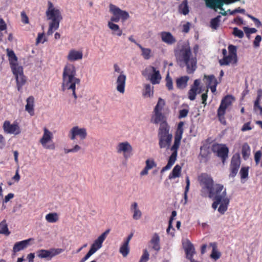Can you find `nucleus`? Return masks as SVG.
<instances>
[{
	"label": "nucleus",
	"mask_w": 262,
	"mask_h": 262,
	"mask_svg": "<svg viewBox=\"0 0 262 262\" xmlns=\"http://www.w3.org/2000/svg\"><path fill=\"white\" fill-rule=\"evenodd\" d=\"M174 55L179 65L181 68L186 67L188 73H192L196 70V59L193 57L188 43H179L174 50Z\"/></svg>",
	"instance_id": "obj_1"
},
{
	"label": "nucleus",
	"mask_w": 262,
	"mask_h": 262,
	"mask_svg": "<svg viewBox=\"0 0 262 262\" xmlns=\"http://www.w3.org/2000/svg\"><path fill=\"white\" fill-rule=\"evenodd\" d=\"M80 80L76 77L75 67L71 63H67L64 66L62 76V90L71 92L75 99H77L75 90L76 85H79Z\"/></svg>",
	"instance_id": "obj_2"
},
{
	"label": "nucleus",
	"mask_w": 262,
	"mask_h": 262,
	"mask_svg": "<svg viewBox=\"0 0 262 262\" xmlns=\"http://www.w3.org/2000/svg\"><path fill=\"white\" fill-rule=\"evenodd\" d=\"M207 196L214 200L223 202V204L220 205L218 208L220 213L224 214L227 211L230 200L227 195L226 189L223 185L215 184L214 188L208 193Z\"/></svg>",
	"instance_id": "obj_3"
},
{
	"label": "nucleus",
	"mask_w": 262,
	"mask_h": 262,
	"mask_svg": "<svg viewBox=\"0 0 262 262\" xmlns=\"http://www.w3.org/2000/svg\"><path fill=\"white\" fill-rule=\"evenodd\" d=\"M183 122H180L178 124L176 135L174 137V143L173 145L170 147V150L172 151V154L169 158L167 165L162 168L161 171V173H163L165 171L170 169L176 161L178 154V149L180 146L182 136L183 133Z\"/></svg>",
	"instance_id": "obj_4"
},
{
	"label": "nucleus",
	"mask_w": 262,
	"mask_h": 262,
	"mask_svg": "<svg viewBox=\"0 0 262 262\" xmlns=\"http://www.w3.org/2000/svg\"><path fill=\"white\" fill-rule=\"evenodd\" d=\"M170 127L166 122H162L160 125L158 137L160 148L168 149L171 145L172 135L169 132Z\"/></svg>",
	"instance_id": "obj_5"
},
{
	"label": "nucleus",
	"mask_w": 262,
	"mask_h": 262,
	"mask_svg": "<svg viewBox=\"0 0 262 262\" xmlns=\"http://www.w3.org/2000/svg\"><path fill=\"white\" fill-rule=\"evenodd\" d=\"M200 184L202 186L201 195L207 197L208 193L212 188H214L215 184L211 176L206 173H203L199 177Z\"/></svg>",
	"instance_id": "obj_6"
},
{
	"label": "nucleus",
	"mask_w": 262,
	"mask_h": 262,
	"mask_svg": "<svg viewBox=\"0 0 262 262\" xmlns=\"http://www.w3.org/2000/svg\"><path fill=\"white\" fill-rule=\"evenodd\" d=\"M109 9L110 12L113 14L110 18L112 21L118 23L120 19L124 21L129 17V14L127 11L120 9L113 4H110Z\"/></svg>",
	"instance_id": "obj_7"
},
{
	"label": "nucleus",
	"mask_w": 262,
	"mask_h": 262,
	"mask_svg": "<svg viewBox=\"0 0 262 262\" xmlns=\"http://www.w3.org/2000/svg\"><path fill=\"white\" fill-rule=\"evenodd\" d=\"M48 8L46 13L47 19L51 20V23L56 24L57 23L59 25V23L62 19L61 12L59 9L55 7L51 2H48Z\"/></svg>",
	"instance_id": "obj_8"
},
{
	"label": "nucleus",
	"mask_w": 262,
	"mask_h": 262,
	"mask_svg": "<svg viewBox=\"0 0 262 262\" xmlns=\"http://www.w3.org/2000/svg\"><path fill=\"white\" fill-rule=\"evenodd\" d=\"M142 75L149 80L152 84H159L161 79V76L159 70L152 66L147 67L142 72Z\"/></svg>",
	"instance_id": "obj_9"
},
{
	"label": "nucleus",
	"mask_w": 262,
	"mask_h": 262,
	"mask_svg": "<svg viewBox=\"0 0 262 262\" xmlns=\"http://www.w3.org/2000/svg\"><path fill=\"white\" fill-rule=\"evenodd\" d=\"M114 75L116 73L119 74L117 76L116 79V90L118 92L121 94H123L125 92V85L126 77L124 74L123 71H121V69L117 64H114Z\"/></svg>",
	"instance_id": "obj_10"
},
{
	"label": "nucleus",
	"mask_w": 262,
	"mask_h": 262,
	"mask_svg": "<svg viewBox=\"0 0 262 262\" xmlns=\"http://www.w3.org/2000/svg\"><path fill=\"white\" fill-rule=\"evenodd\" d=\"M116 151L119 154H122L125 159L128 158L132 155L133 148L127 141L119 143L116 147Z\"/></svg>",
	"instance_id": "obj_11"
},
{
	"label": "nucleus",
	"mask_w": 262,
	"mask_h": 262,
	"mask_svg": "<svg viewBox=\"0 0 262 262\" xmlns=\"http://www.w3.org/2000/svg\"><path fill=\"white\" fill-rule=\"evenodd\" d=\"M241 165V158L238 153L235 154L231 158L229 175L230 178H234L237 174Z\"/></svg>",
	"instance_id": "obj_12"
},
{
	"label": "nucleus",
	"mask_w": 262,
	"mask_h": 262,
	"mask_svg": "<svg viewBox=\"0 0 262 262\" xmlns=\"http://www.w3.org/2000/svg\"><path fill=\"white\" fill-rule=\"evenodd\" d=\"M212 151L221 158L224 163L228 157V148L225 144H214L212 146Z\"/></svg>",
	"instance_id": "obj_13"
},
{
	"label": "nucleus",
	"mask_w": 262,
	"mask_h": 262,
	"mask_svg": "<svg viewBox=\"0 0 262 262\" xmlns=\"http://www.w3.org/2000/svg\"><path fill=\"white\" fill-rule=\"evenodd\" d=\"M3 128L4 131L6 134L18 135L21 133V129L18 122L15 121L13 123H10L9 121H5L4 122Z\"/></svg>",
	"instance_id": "obj_14"
},
{
	"label": "nucleus",
	"mask_w": 262,
	"mask_h": 262,
	"mask_svg": "<svg viewBox=\"0 0 262 262\" xmlns=\"http://www.w3.org/2000/svg\"><path fill=\"white\" fill-rule=\"evenodd\" d=\"M53 137V134L46 127H45L42 137L40 138L39 142L45 148L54 150L55 148L54 144L47 145V143L52 140Z\"/></svg>",
	"instance_id": "obj_15"
},
{
	"label": "nucleus",
	"mask_w": 262,
	"mask_h": 262,
	"mask_svg": "<svg viewBox=\"0 0 262 262\" xmlns=\"http://www.w3.org/2000/svg\"><path fill=\"white\" fill-rule=\"evenodd\" d=\"M79 136L81 140H84L87 136L86 130L84 128H79L78 126H74L70 130L69 137L72 140Z\"/></svg>",
	"instance_id": "obj_16"
},
{
	"label": "nucleus",
	"mask_w": 262,
	"mask_h": 262,
	"mask_svg": "<svg viewBox=\"0 0 262 262\" xmlns=\"http://www.w3.org/2000/svg\"><path fill=\"white\" fill-rule=\"evenodd\" d=\"M110 232V229L106 230L102 233L95 240L93 244L91 245L90 250L95 253L100 249L102 246V243L106 238L107 235Z\"/></svg>",
	"instance_id": "obj_17"
},
{
	"label": "nucleus",
	"mask_w": 262,
	"mask_h": 262,
	"mask_svg": "<svg viewBox=\"0 0 262 262\" xmlns=\"http://www.w3.org/2000/svg\"><path fill=\"white\" fill-rule=\"evenodd\" d=\"M183 246L187 258L190 260L191 262H196L192 258L193 254L194 253V248L193 244L189 241L183 243Z\"/></svg>",
	"instance_id": "obj_18"
},
{
	"label": "nucleus",
	"mask_w": 262,
	"mask_h": 262,
	"mask_svg": "<svg viewBox=\"0 0 262 262\" xmlns=\"http://www.w3.org/2000/svg\"><path fill=\"white\" fill-rule=\"evenodd\" d=\"M233 98L231 96H227L222 100L220 107L218 108L220 115H225L226 110L232 103Z\"/></svg>",
	"instance_id": "obj_19"
},
{
	"label": "nucleus",
	"mask_w": 262,
	"mask_h": 262,
	"mask_svg": "<svg viewBox=\"0 0 262 262\" xmlns=\"http://www.w3.org/2000/svg\"><path fill=\"white\" fill-rule=\"evenodd\" d=\"M33 241H34L33 238H30L26 240L16 242L14 244L13 248V252L16 253L26 248L29 245H30V242Z\"/></svg>",
	"instance_id": "obj_20"
},
{
	"label": "nucleus",
	"mask_w": 262,
	"mask_h": 262,
	"mask_svg": "<svg viewBox=\"0 0 262 262\" xmlns=\"http://www.w3.org/2000/svg\"><path fill=\"white\" fill-rule=\"evenodd\" d=\"M83 57V53L81 51H77L75 49H72L69 51L67 56V59L71 61H75L81 60Z\"/></svg>",
	"instance_id": "obj_21"
},
{
	"label": "nucleus",
	"mask_w": 262,
	"mask_h": 262,
	"mask_svg": "<svg viewBox=\"0 0 262 262\" xmlns=\"http://www.w3.org/2000/svg\"><path fill=\"white\" fill-rule=\"evenodd\" d=\"M160 35L162 41L167 45H172L177 41L175 37L169 32H162Z\"/></svg>",
	"instance_id": "obj_22"
},
{
	"label": "nucleus",
	"mask_w": 262,
	"mask_h": 262,
	"mask_svg": "<svg viewBox=\"0 0 262 262\" xmlns=\"http://www.w3.org/2000/svg\"><path fill=\"white\" fill-rule=\"evenodd\" d=\"M160 240L159 235L157 233H155L149 242V244L151 245L152 249L157 252L160 249Z\"/></svg>",
	"instance_id": "obj_23"
},
{
	"label": "nucleus",
	"mask_w": 262,
	"mask_h": 262,
	"mask_svg": "<svg viewBox=\"0 0 262 262\" xmlns=\"http://www.w3.org/2000/svg\"><path fill=\"white\" fill-rule=\"evenodd\" d=\"M130 210L133 212V218L135 220H139L142 216V212L138 207L137 202H134L130 206Z\"/></svg>",
	"instance_id": "obj_24"
},
{
	"label": "nucleus",
	"mask_w": 262,
	"mask_h": 262,
	"mask_svg": "<svg viewBox=\"0 0 262 262\" xmlns=\"http://www.w3.org/2000/svg\"><path fill=\"white\" fill-rule=\"evenodd\" d=\"M114 22L110 20L107 24L108 27L113 31L112 34L113 35L121 36L122 35V31L120 29L119 26L114 24Z\"/></svg>",
	"instance_id": "obj_25"
},
{
	"label": "nucleus",
	"mask_w": 262,
	"mask_h": 262,
	"mask_svg": "<svg viewBox=\"0 0 262 262\" xmlns=\"http://www.w3.org/2000/svg\"><path fill=\"white\" fill-rule=\"evenodd\" d=\"M142 95L144 98H152L154 96V86L150 84H144Z\"/></svg>",
	"instance_id": "obj_26"
},
{
	"label": "nucleus",
	"mask_w": 262,
	"mask_h": 262,
	"mask_svg": "<svg viewBox=\"0 0 262 262\" xmlns=\"http://www.w3.org/2000/svg\"><path fill=\"white\" fill-rule=\"evenodd\" d=\"M155 114L151 118V122L155 124L162 123V122H166L164 120V117L161 113V111L154 110Z\"/></svg>",
	"instance_id": "obj_27"
},
{
	"label": "nucleus",
	"mask_w": 262,
	"mask_h": 262,
	"mask_svg": "<svg viewBox=\"0 0 262 262\" xmlns=\"http://www.w3.org/2000/svg\"><path fill=\"white\" fill-rule=\"evenodd\" d=\"M25 110L31 115L34 114V98L32 96L29 97L27 99V104L25 106Z\"/></svg>",
	"instance_id": "obj_28"
},
{
	"label": "nucleus",
	"mask_w": 262,
	"mask_h": 262,
	"mask_svg": "<svg viewBox=\"0 0 262 262\" xmlns=\"http://www.w3.org/2000/svg\"><path fill=\"white\" fill-rule=\"evenodd\" d=\"M15 79L17 83V88L18 91H20L21 87L24 85L26 82V78L24 75V74H21L15 76Z\"/></svg>",
	"instance_id": "obj_29"
},
{
	"label": "nucleus",
	"mask_w": 262,
	"mask_h": 262,
	"mask_svg": "<svg viewBox=\"0 0 262 262\" xmlns=\"http://www.w3.org/2000/svg\"><path fill=\"white\" fill-rule=\"evenodd\" d=\"M210 245L212 247V250L210 255L211 258L215 260L219 259L221 256V254L216 250V245L214 243H211Z\"/></svg>",
	"instance_id": "obj_30"
},
{
	"label": "nucleus",
	"mask_w": 262,
	"mask_h": 262,
	"mask_svg": "<svg viewBox=\"0 0 262 262\" xmlns=\"http://www.w3.org/2000/svg\"><path fill=\"white\" fill-rule=\"evenodd\" d=\"M11 68L15 76L23 73V67L18 65L17 62L11 64Z\"/></svg>",
	"instance_id": "obj_31"
},
{
	"label": "nucleus",
	"mask_w": 262,
	"mask_h": 262,
	"mask_svg": "<svg viewBox=\"0 0 262 262\" xmlns=\"http://www.w3.org/2000/svg\"><path fill=\"white\" fill-rule=\"evenodd\" d=\"M137 46L141 49L143 58L146 60L149 59L151 57V50L143 47L140 44H137Z\"/></svg>",
	"instance_id": "obj_32"
},
{
	"label": "nucleus",
	"mask_w": 262,
	"mask_h": 262,
	"mask_svg": "<svg viewBox=\"0 0 262 262\" xmlns=\"http://www.w3.org/2000/svg\"><path fill=\"white\" fill-rule=\"evenodd\" d=\"M181 171V167L179 165H176L174 167L173 169H172V172L169 174V179H174L176 178L179 177Z\"/></svg>",
	"instance_id": "obj_33"
},
{
	"label": "nucleus",
	"mask_w": 262,
	"mask_h": 262,
	"mask_svg": "<svg viewBox=\"0 0 262 262\" xmlns=\"http://www.w3.org/2000/svg\"><path fill=\"white\" fill-rule=\"evenodd\" d=\"M189 80V77L185 76L180 77L177 80V85L179 88H185L186 85L187 81Z\"/></svg>",
	"instance_id": "obj_34"
},
{
	"label": "nucleus",
	"mask_w": 262,
	"mask_h": 262,
	"mask_svg": "<svg viewBox=\"0 0 262 262\" xmlns=\"http://www.w3.org/2000/svg\"><path fill=\"white\" fill-rule=\"evenodd\" d=\"M46 220L49 223H54L56 222L58 219V215L57 213H50L47 214L45 217Z\"/></svg>",
	"instance_id": "obj_35"
},
{
	"label": "nucleus",
	"mask_w": 262,
	"mask_h": 262,
	"mask_svg": "<svg viewBox=\"0 0 262 262\" xmlns=\"http://www.w3.org/2000/svg\"><path fill=\"white\" fill-rule=\"evenodd\" d=\"M204 78L207 80V87H209L213 84H217V81L213 75H205Z\"/></svg>",
	"instance_id": "obj_36"
},
{
	"label": "nucleus",
	"mask_w": 262,
	"mask_h": 262,
	"mask_svg": "<svg viewBox=\"0 0 262 262\" xmlns=\"http://www.w3.org/2000/svg\"><path fill=\"white\" fill-rule=\"evenodd\" d=\"M119 252L124 257H126L129 252V245L123 243L120 248Z\"/></svg>",
	"instance_id": "obj_37"
},
{
	"label": "nucleus",
	"mask_w": 262,
	"mask_h": 262,
	"mask_svg": "<svg viewBox=\"0 0 262 262\" xmlns=\"http://www.w3.org/2000/svg\"><path fill=\"white\" fill-rule=\"evenodd\" d=\"M234 0H215V8H220L222 10H224L223 8V6L224 3L227 4H229L234 2Z\"/></svg>",
	"instance_id": "obj_38"
},
{
	"label": "nucleus",
	"mask_w": 262,
	"mask_h": 262,
	"mask_svg": "<svg viewBox=\"0 0 262 262\" xmlns=\"http://www.w3.org/2000/svg\"><path fill=\"white\" fill-rule=\"evenodd\" d=\"M7 55L9 57L10 65L17 62V58L15 55L14 52L12 50H10L9 49H7Z\"/></svg>",
	"instance_id": "obj_39"
},
{
	"label": "nucleus",
	"mask_w": 262,
	"mask_h": 262,
	"mask_svg": "<svg viewBox=\"0 0 262 262\" xmlns=\"http://www.w3.org/2000/svg\"><path fill=\"white\" fill-rule=\"evenodd\" d=\"M250 153V149L249 145L245 143L243 145L242 154L244 159H246L249 156Z\"/></svg>",
	"instance_id": "obj_40"
},
{
	"label": "nucleus",
	"mask_w": 262,
	"mask_h": 262,
	"mask_svg": "<svg viewBox=\"0 0 262 262\" xmlns=\"http://www.w3.org/2000/svg\"><path fill=\"white\" fill-rule=\"evenodd\" d=\"M37 256L40 258H47L50 259L49 250H39L36 252Z\"/></svg>",
	"instance_id": "obj_41"
},
{
	"label": "nucleus",
	"mask_w": 262,
	"mask_h": 262,
	"mask_svg": "<svg viewBox=\"0 0 262 262\" xmlns=\"http://www.w3.org/2000/svg\"><path fill=\"white\" fill-rule=\"evenodd\" d=\"M236 58H234L230 55H228L227 56H225L222 59L220 60L219 63L221 66H227L229 65L234 59H236Z\"/></svg>",
	"instance_id": "obj_42"
},
{
	"label": "nucleus",
	"mask_w": 262,
	"mask_h": 262,
	"mask_svg": "<svg viewBox=\"0 0 262 262\" xmlns=\"http://www.w3.org/2000/svg\"><path fill=\"white\" fill-rule=\"evenodd\" d=\"M221 16L219 15L217 17L212 19L210 21V26L213 29H217L219 26V23L221 21Z\"/></svg>",
	"instance_id": "obj_43"
},
{
	"label": "nucleus",
	"mask_w": 262,
	"mask_h": 262,
	"mask_svg": "<svg viewBox=\"0 0 262 262\" xmlns=\"http://www.w3.org/2000/svg\"><path fill=\"white\" fill-rule=\"evenodd\" d=\"M9 233L6 221L4 220L0 223V234L9 235Z\"/></svg>",
	"instance_id": "obj_44"
},
{
	"label": "nucleus",
	"mask_w": 262,
	"mask_h": 262,
	"mask_svg": "<svg viewBox=\"0 0 262 262\" xmlns=\"http://www.w3.org/2000/svg\"><path fill=\"white\" fill-rule=\"evenodd\" d=\"M64 251V250L61 248H52L49 249L50 259L53 257L57 255Z\"/></svg>",
	"instance_id": "obj_45"
},
{
	"label": "nucleus",
	"mask_w": 262,
	"mask_h": 262,
	"mask_svg": "<svg viewBox=\"0 0 262 262\" xmlns=\"http://www.w3.org/2000/svg\"><path fill=\"white\" fill-rule=\"evenodd\" d=\"M59 25H58L57 23L55 24L53 23H50L49 28L47 32V35L49 36L52 35L54 31H55L58 29V28H59Z\"/></svg>",
	"instance_id": "obj_46"
},
{
	"label": "nucleus",
	"mask_w": 262,
	"mask_h": 262,
	"mask_svg": "<svg viewBox=\"0 0 262 262\" xmlns=\"http://www.w3.org/2000/svg\"><path fill=\"white\" fill-rule=\"evenodd\" d=\"M228 50H229V55L231 56V57H233L234 58H236V57H237L236 47L233 45H229L228 47Z\"/></svg>",
	"instance_id": "obj_47"
},
{
	"label": "nucleus",
	"mask_w": 262,
	"mask_h": 262,
	"mask_svg": "<svg viewBox=\"0 0 262 262\" xmlns=\"http://www.w3.org/2000/svg\"><path fill=\"white\" fill-rule=\"evenodd\" d=\"M165 101L162 99L161 98H159L158 100V102L156 105L154 110L155 111H161L163 106L165 105Z\"/></svg>",
	"instance_id": "obj_48"
},
{
	"label": "nucleus",
	"mask_w": 262,
	"mask_h": 262,
	"mask_svg": "<svg viewBox=\"0 0 262 262\" xmlns=\"http://www.w3.org/2000/svg\"><path fill=\"white\" fill-rule=\"evenodd\" d=\"M186 186L185 187V192H184V199H185V204L186 203L187 201V193L189 189V186H190V180L188 177H187L186 178Z\"/></svg>",
	"instance_id": "obj_49"
},
{
	"label": "nucleus",
	"mask_w": 262,
	"mask_h": 262,
	"mask_svg": "<svg viewBox=\"0 0 262 262\" xmlns=\"http://www.w3.org/2000/svg\"><path fill=\"white\" fill-rule=\"evenodd\" d=\"M198 91V90L192 88L190 89L188 92V98L190 100H194L195 99Z\"/></svg>",
	"instance_id": "obj_50"
},
{
	"label": "nucleus",
	"mask_w": 262,
	"mask_h": 262,
	"mask_svg": "<svg viewBox=\"0 0 262 262\" xmlns=\"http://www.w3.org/2000/svg\"><path fill=\"white\" fill-rule=\"evenodd\" d=\"M145 167L148 170H150L157 166V164L153 160L148 159L145 161Z\"/></svg>",
	"instance_id": "obj_51"
},
{
	"label": "nucleus",
	"mask_w": 262,
	"mask_h": 262,
	"mask_svg": "<svg viewBox=\"0 0 262 262\" xmlns=\"http://www.w3.org/2000/svg\"><path fill=\"white\" fill-rule=\"evenodd\" d=\"M233 34L239 38H242L244 37V32L241 30L238 29L237 28H234Z\"/></svg>",
	"instance_id": "obj_52"
},
{
	"label": "nucleus",
	"mask_w": 262,
	"mask_h": 262,
	"mask_svg": "<svg viewBox=\"0 0 262 262\" xmlns=\"http://www.w3.org/2000/svg\"><path fill=\"white\" fill-rule=\"evenodd\" d=\"M239 173L241 179L246 178L248 176V167H242L239 171Z\"/></svg>",
	"instance_id": "obj_53"
},
{
	"label": "nucleus",
	"mask_w": 262,
	"mask_h": 262,
	"mask_svg": "<svg viewBox=\"0 0 262 262\" xmlns=\"http://www.w3.org/2000/svg\"><path fill=\"white\" fill-rule=\"evenodd\" d=\"M244 30L248 37H249L250 34L255 33L257 32V30L255 28H250L247 27H245L244 28Z\"/></svg>",
	"instance_id": "obj_54"
},
{
	"label": "nucleus",
	"mask_w": 262,
	"mask_h": 262,
	"mask_svg": "<svg viewBox=\"0 0 262 262\" xmlns=\"http://www.w3.org/2000/svg\"><path fill=\"white\" fill-rule=\"evenodd\" d=\"M47 41L46 37L44 36V33H38V36L36 38V43L38 44L39 43H44Z\"/></svg>",
	"instance_id": "obj_55"
},
{
	"label": "nucleus",
	"mask_w": 262,
	"mask_h": 262,
	"mask_svg": "<svg viewBox=\"0 0 262 262\" xmlns=\"http://www.w3.org/2000/svg\"><path fill=\"white\" fill-rule=\"evenodd\" d=\"M172 222H169L168 227L167 229L166 232L168 234H170L173 237L174 235V229L172 227Z\"/></svg>",
	"instance_id": "obj_56"
},
{
	"label": "nucleus",
	"mask_w": 262,
	"mask_h": 262,
	"mask_svg": "<svg viewBox=\"0 0 262 262\" xmlns=\"http://www.w3.org/2000/svg\"><path fill=\"white\" fill-rule=\"evenodd\" d=\"M21 21L26 24H28L29 23V18L26 15L24 11L21 12L20 14Z\"/></svg>",
	"instance_id": "obj_57"
},
{
	"label": "nucleus",
	"mask_w": 262,
	"mask_h": 262,
	"mask_svg": "<svg viewBox=\"0 0 262 262\" xmlns=\"http://www.w3.org/2000/svg\"><path fill=\"white\" fill-rule=\"evenodd\" d=\"M247 15L248 17L251 18L254 22L256 27L258 28L261 26V23L258 19L254 17V16H253L250 14H247Z\"/></svg>",
	"instance_id": "obj_58"
},
{
	"label": "nucleus",
	"mask_w": 262,
	"mask_h": 262,
	"mask_svg": "<svg viewBox=\"0 0 262 262\" xmlns=\"http://www.w3.org/2000/svg\"><path fill=\"white\" fill-rule=\"evenodd\" d=\"M166 86L167 87L169 90H171L173 89L172 81V79L168 77V75L167 76L166 78Z\"/></svg>",
	"instance_id": "obj_59"
},
{
	"label": "nucleus",
	"mask_w": 262,
	"mask_h": 262,
	"mask_svg": "<svg viewBox=\"0 0 262 262\" xmlns=\"http://www.w3.org/2000/svg\"><path fill=\"white\" fill-rule=\"evenodd\" d=\"M261 40V37L260 35H257L253 41L254 47L255 48H257L259 46L260 42Z\"/></svg>",
	"instance_id": "obj_60"
},
{
	"label": "nucleus",
	"mask_w": 262,
	"mask_h": 262,
	"mask_svg": "<svg viewBox=\"0 0 262 262\" xmlns=\"http://www.w3.org/2000/svg\"><path fill=\"white\" fill-rule=\"evenodd\" d=\"M228 11L229 12V13L230 15H234L236 13H244V12H245V10L244 9H241V8L238 7L237 9H235L233 11L228 10Z\"/></svg>",
	"instance_id": "obj_61"
},
{
	"label": "nucleus",
	"mask_w": 262,
	"mask_h": 262,
	"mask_svg": "<svg viewBox=\"0 0 262 262\" xmlns=\"http://www.w3.org/2000/svg\"><path fill=\"white\" fill-rule=\"evenodd\" d=\"M149 254L147 249H144L143 251V254L141 257V261H147L149 259Z\"/></svg>",
	"instance_id": "obj_62"
},
{
	"label": "nucleus",
	"mask_w": 262,
	"mask_h": 262,
	"mask_svg": "<svg viewBox=\"0 0 262 262\" xmlns=\"http://www.w3.org/2000/svg\"><path fill=\"white\" fill-rule=\"evenodd\" d=\"M261 157V153L260 151H257L255 154L254 159L256 165H257L259 162Z\"/></svg>",
	"instance_id": "obj_63"
},
{
	"label": "nucleus",
	"mask_w": 262,
	"mask_h": 262,
	"mask_svg": "<svg viewBox=\"0 0 262 262\" xmlns=\"http://www.w3.org/2000/svg\"><path fill=\"white\" fill-rule=\"evenodd\" d=\"M252 128L250 126V122H247V123H245L243 125V127L241 128V130L242 132H246L247 130H251Z\"/></svg>",
	"instance_id": "obj_64"
}]
</instances>
